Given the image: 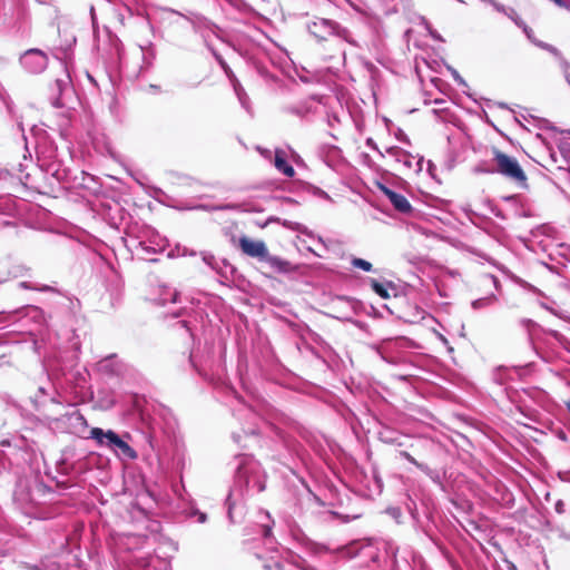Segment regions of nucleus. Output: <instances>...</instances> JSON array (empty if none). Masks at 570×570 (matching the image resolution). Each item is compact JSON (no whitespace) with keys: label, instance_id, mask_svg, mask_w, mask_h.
I'll list each match as a JSON object with an SVG mask.
<instances>
[{"label":"nucleus","instance_id":"nucleus-1","mask_svg":"<svg viewBox=\"0 0 570 570\" xmlns=\"http://www.w3.org/2000/svg\"><path fill=\"white\" fill-rule=\"evenodd\" d=\"M493 163L495 171L522 188L528 187V177L518 160L508 154L494 148Z\"/></svg>","mask_w":570,"mask_h":570},{"label":"nucleus","instance_id":"nucleus-2","mask_svg":"<svg viewBox=\"0 0 570 570\" xmlns=\"http://www.w3.org/2000/svg\"><path fill=\"white\" fill-rule=\"evenodd\" d=\"M90 438L99 446H107L114 451L119 450L126 458L131 460L137 458V452L112 430L104 431L100 428H92L90 430Z\"/></svg>","mask_w":570,"mask_h":570},{"label":"nucleus","instance_id":"nucleus-3","mask_svg":"<svg viewBox=\"0 0 570 570\" xmlns=\"http://www.w3.org/2000/svg\"><path fill=\"white\" fill-rule=\"evenodd\" d=\"M238 247L246 256L258 258L261 261L267 257V247L263 240H254L247 236H242L238 239Z\"/></svg>","mask_w":570,"mask_h":570},{"label":"nucleus","instance_id":"nucleus-4","mask_svg":"<svg viewBox=\"0 0 570 570\" xmlns=\"http://www.w3.org/2000/svg\"><path fill=\"white\" fill-rule=\"evenodd\" d=\"M380 190L389 198L396 210L407 214L412 210V206L407 198L384 185H380Z\"/></svg>","mask_w":570,"mask_h":570},{"label":"nucleus","instance_id":"nucleus-5","mask_svg":"<svg viewBox=\"0 0 570 570\" xmlns=\"http://www.w3.org/2000/svg\"><path fill=\"white\" fill-rule=\"evenodd\" d=\"M271 267L275 268L278 272H289L291 271V264L286 261H283L279 257L271 256L267 252V257H264L263 259Z\"/></svg>","mask_w":570,"mask_h":570},{"label":"nucleus","instance_id":"nucleus-6","mask_svg":"<svg viewBox=\"0 0 570 570\" xmlns=\"http://www.w3.org/2000/svg\"><path fill=\"white\" fill-rule=\"evenodd\" d=\"M274 164H275V167L277 168V170L283 173L286 177L292 178L295 175V170H294L293 166H291L287 163V160L278 153L275 155Z\"/></svg>","mask_w":570,"mask_h":570},{"label":"nucleus","instance_id":"nucleus-7","mask_svg":"<svg viewBox=\"0 0 570 570\" xmlns=\"http://www.w3.org/2000/svg\"><path fill=\"white\" fill-rule=\"evenodd\" d=\"M372 288L382 298L390 297L387 288L383 284L379 283L377 281L372 282Z\"/></svg>","mask_w":570,"mask_h":570},{"label":"nucleus","instance_id":"nucleus-8","mask_svg":"<svg viewBox=\"0 0 570 570\" xmlns=\"http://www.w3.org/2000/svg\"><path fill=\"white\" fill-rule=\"evenodd\" d=\"M352 265L353 267L361 268L365 272L372 271V264L363 258H353Z\"/></svg>","mask_w":570,"mask_h":570},{"label":"nucleus","instance_id":"nucleus-9","mask_svg":"<svg viewBox=\"0 0 570 570\" xmlns=\"http://www.w3.org/2000/svg\"><path fill=\"white\" fill-rule=\"evenodd\" d=\"M33 55H37L40 57L41 59V62L39 65L40 68H43L47 63V56L39 49H30L26 52L24 57H29V56H33Z\"/></svg>","mask_w":570,"mask_h":570},{"label":"nucleus","instance_id":"nucleus-10","mask_svg":"<svg viewBox=\"0 0 570 570\" xmlns=\"http://www.w3.org/2000/svg\"><path fill=\"white\" fill-rule=\"evenodd\" d=\"M400 454H401V456H403L405 460H407L412 464H414V465H416L419 468H422V464L419 463L409 452L402 451Z\"/></svg>","mask_w":570,"mask_h":570},{"label":"nucleus","instance_id":"nucleus-11","mask_svg":"<svg viewBox=\"0 0 570 570\" xmlns=\"http://www.w3.org/2000/svg\"><path fill=\"white\" fill-rule=\"evenodd\" d=\"M266 570H294L293 568H285L284 566L279 564V563H275L274 566H266L265 567Z\"/></svg>","mask_w":570,"mask_h":570},{"label":"nucleus","instance_id":"nucleus-12","mask_svg":"<svg viewBox=\"0 0 570 570\" xmlns=\"http://www.w3.org/2000/svg\"><path fill=\"white\" fill-rule=\"evenodd\" d=\"M540 46H541V48H543V49H546V50H548V51H550V52H553V53H556V52H557V49H556L554 47L550 46V45L542 43V45H540Z\"/></svg>","mask_w":570,"mask_h":570},{"label":"nucleus","instance_id":"nucleus-13","mask_svg":"<svg viewBox=\"0 0 570 570\" xmlns=\"http://www.w3.org/2000/svg\"><path fill=\"white\" fill-rule=\"evenodd\" d=\"M393 154L397 157H400L401 155H406V153L400 148H395Z\"/></svg>","mask_w":570,"mask_h":570},{"label":"nucleus","instance_id":"nucleus-14","mask_svg":"<svg viewBox=\"0 0 570 570\" xmlns=\"http://www.w3.org/2000/svg\"><path fill=\"white\" fill-rule=\"evenodd\" d=\"M269 534H271V528L266 527V528L264 529V535H265V537H268Z\"/></svg>","mask_w":570,"mask_h":570},{"label":"nucleus","instance_id":"nucleus-15","mask_svg":"<svg viewBox=\"0 0 570 570\" xmlns=\"http://www.w3.org/2000/svg\"><path fill=\"white\" fill-rule=\"evenodd\" d=\"M567 409H568V411H569V413H570V401H569V402H567Z\"/></svg>","mask_w":570,"mask_h":570}]
</instances>
